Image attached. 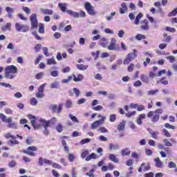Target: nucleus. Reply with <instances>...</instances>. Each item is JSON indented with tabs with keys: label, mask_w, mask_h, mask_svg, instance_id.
Wrapping results in <instances>:
<instances>
[{
	"label": "nucleus",
	"mask_w": 177,
	"mask_h": 177,
	"mask_svg": "<svg viewBox=\"0 0 177 177\" xmlns=\"http://www.w3.org/2000/svg\"><path fill=\"white\" fill-rule=\"evenodd\" d=\"M133 68H135V64H130L127 68V71H129V73H132V71H133Z\"/></svg>",
	"instance_id": "53"
},
{
	"label": "nucleus",
	"mask_w": 177,
	"mask_h": 177,
	"mask_svg": "<svg viewBox=\"0 0 177 177\" xmlns=\"http://www.w3.org/2000/svg\"><path fill=\"white\" fill-rule=\"evenodd\" d=\"M73 92L75 95L76 97H80V95H81V91L77 88H73Z\"/></svg>",
	"instance_id": "35"
},
{
	"label": "nucleus",
	"mask_w": 177,
	"mask_h": 177,
	"mask_svg": "<svg viewBox=\"0 0 177 177\" xmlns=\"http://www.w3.org/2000/svg\"><path fill=\"white\" fill-rule=\"evenodd\" d=\"M127 121L122 120L118 125V131H121L125 129V124Z\"/></svg>",
	"instance_id": "21"
},
{
	"label": "nucleus",
	"mask_w": 177,
	"mask_h": 177,
	"mask_svg": "<svg viewBox=\"0 0 177 177\" xmlns=\"http://www.w3.org/2000/svg\"><path fill=\"white\" fill-rule=\"evenodd\" d=\"M28 151H24L23 152L25 153V154H28V156H31V157H35L36 154L34 152L32 151H37L38 150V148L35 146H30L27 148Z\"/></svg>",
	"instance_id": "7"
},
{
	"label": "nucleus",
	"mask_w": 177,
	"mask_h": 177,
	"mask_svg": "<svg viewBox=\"0 0 177 177\" xmlns=\"http://www.w3.org/2000/svg\"><path fill=\"white\" fill-rule=\"evenodd\" d=\"M140 80L145 84H149L150 82V79H149V77L146 76L145 74L140 75Z\"/></svg>",
	"instance_id": "24"
},
{
	"label": "nucleus",
	"mask_w": 177,
	"mask_h": 177,
	"mask_svg": "<svg viewBox=\"0 0 177 177\" xmlns=\"http://www.w3.org/2000/svg\"><path fill=\"white\" fill-rule=\"evenodd\" d=\"M8 128H11L12 129H17V123L13 122L12 117L8 118Z\"/></svg>",
	"instance_id": "10"
},
{
	"label": "nucleus",
	"mask_w": 177,
	"mask_h": 177,
	"mask_svg": "<svg viewBox=\"0 0 177 177\" xmlns=\"http://www.w3.org/2000/svg\"><path fill=\"white\" fill-rule=\"evenodd\" d=\"M12 73H6L5 74L6 78H8V80H13L15 78V75Z\"/></svg>",
	"instance_id": "37"
},
{
	"label": "nucleus",
	"mask_w": 177,
	"mask_h": 177,
	"mask_svg": "<svg viewBox=\"0 0 177 177\" xmlns=\"http://www.w3.org/2000/svg\"><path fill=\"white\" fill-rule=\"evenodd\" d=\"M43 53L44 56H46V57H49V53L48 52V47H43L42 48Z\"/></svg>",
	"instance_id": "52"
},
{
	"label": "nucleus",
	"mask_w": 177,
	"mask_h": 177,
	"mask_svg": "<svg viewBox=\"0 0 177 177\" xmlns=\"http://www.w3.org/2000/svg\"><path fill=\"white\" fill-rule=\"evenodd\" d=\"M0 118L3 122H8V118L3 113H0Z\"/></svg>",
	"instance_id": "54"
},
{
	"label": "nucleus",
	"mask_w": 177,
	"mask_h": 177,
	"mask_svg": "<svg viewBox=\"0 0 177 177\" xmlns=\"http://www.w3.org/2000/svg\"><path fill=\"white\" fill-rule=\"evenodd\" d=\"M159 91L156 89V90H151L147 91V94L148 96H151L156 95V93H158Z\"/></svg>",
	"instance_id": "38"
},
{
	"label": "nucleus",
	"mask_w": 177,
	"mask_h": 177,
	"mask_svg": "<svg viewBox=\"0 0 177 177\" xmlns=\"http://www.w3.org/2000/svg\"><path fill=\"white\" fill-rule=\"evenodd\" d=\"M163 142L165 143V146H167V147H172V143L168 140V139H164Z\"/></svg>",
	"instance_id": "49"
},
{
	"label": "nucleus",
	"mask_w": 177,
	"mask_h": 177,
	"mask_svg": "<svg viewBox=\"0 0 177 177\" xmlns=\"http://www.w3.org/2000/svg\"><path fill=\"white\" fill-rule=\"evenodd\" d=\"M115 15V12H111L110 16H107L106 17V20L108 21H110L111 20H113V17H114Z\"/></svg>",
	"instance_id": "61"
},
{
	"label": "nucleus",
	"mask_w": 177,
	"mask_h": 177,
	"mask_svg": "<svg viewBox=\"0 0 177 177\" xmlns=\"http://www.w3.org/2000/svg\"><path fill=\"white\" fill-rule=\"evenodd\" d=\"M137 53L138 50H136V49H134L133 50V53H129L127 55L126 58L124 59L123 64H129L131 62H132V60L136 59V57H138V54H136Z\"/></svg>",
	"instance_id": "2"
},
{
	"label": "nucleus",
	"mask_w": 177,
	"mask_h": 177,
	"mask_svg": "<svg viewBox=\"0 0 177 177\" xmlns=\"http://www.w3.org/2000/svg\"><path fill=\"white\" fill-rule=\"evenodd\" d=\"M168 167L169 168H176V163L171 161V162H169Z\"/></svg>",
	"instance_id": "64"
},
{
	"label": "nucleus",
	"mask_w": 177,
	"mask_h": 177,
	"mask_svg": "<svg viewBox=\"0 0 177 177\" xmlns=\"http://www.w3.org/2000/svg\"><path fill=\"white\" fill-rule=\"evenodd\" d=\"M73 80V76H68L67 79H63L62 80V84H68Z\"/></svg>",
	"instance_id": "40"
},
{
	"label": "nucleus",
	"mask_w": 177,
	"mask_h": 177,
	"mask_svg": "<svg viewBox=\"0 0 177 177\" xmlns=\"http://www.w3.org/2000/svg\"><path fill=\"white\" fill-rule=\"evenodd\" d=\"M50 110L53 111V113H57V104L51 105Z\"/></svg>",
	"instance_id": "55"
},
{
	"label": "nucleus",
	"mask_w": 177,
	"mask_h": 177,
	"mask_svg": "<svg viewBox=\"0 0 177 177\" xmlns=\"http://www.w3.org/2000/svg\"><path fill=\"white\" fill-rule=\"evenodd\" d=\"M62 110H63V103H60L57 108V113L60 114L62 113Z\"/></svg>",
	"instance_id": "50"
},
{
	"label": "nucleus",
	"mask_w": 177,
	"mask_h": 177,
	"mask_svg": "<svg viewBox=\"0 0 177 177\" xmlns=\"http://www.w3.org/2000/svg\"><path fill=\"white\" fill-rule=\"evenodd\" d=\"M77 169L75 167H72L71 170V174H72V177H77Z\"/></svg>",
	"instance_id": "63"
},
{
	"label": "nucleus",
	"mask_w": 177,
	"mask_h": 177,
	"mask_svg": "<svg viewBox=\"0 0 177 177\" xmlns=\"http://www.w3.org/2000/svg\"><path fill=\"white\" fill-rule=\"evenodd\" d=\"M58 6L60 8V10L64 13L67 12V6H68V4L66 3H59Z\"/></svg>",
	"instance_id": "17"
},
{
	"label": "nucleus",
	"mask_w": 177,
	"mask_h": 177,
	"mask_svg": "<svg viewBox=\"0 0 177 177\" xmlns=\"http://www.w3.org/2000/svg\"><path fill=\"white\" fill-rule=\"evenodd\" d=\"M31 22V28H38V19H37V14H32L30 17Z\"/></svg>",
	"instance_id": "6"
},
{
	"label": "nucleus",
	"mask_w": 177,
	"mask_h": 177,
	"mask_svg": "<svg viewBox=\"0 0 177 177\" xmlns=\"http://www.w3.org/2000/svg\"><path fill=\"white\" fill-rule=\"evenodd\" d=\"M76 67L78 68V70H81L82 71H85V70L88 69V65L77 64L76 65Z\"/></svg>",
	"instance_id": "28"
},
{
	"label": "nucleus",
	"mask_w": 177,
	"mask_h": 177,
	"mask_svg": "<svg viewBox=\"0 0 177 177\" xmlns=\"http://www.w3.org/2000/svg\"><path fill=\"white\" fill-rule=\"evenodd\" d=\"M120 149V146L118 145H114L111 143L109 145V150H118Z\"/></svg>",
	"instance_id": "30"
},
{
	"label": "nucleus",
	"mask_w": 177,
	"mask_h": 177,
	"mask_svg": "<svg viewBox=\"0 0 177 177\" xmlns=\"http://www.w3.org/2000/svg\"><path fill=\"white\" fill-rule=\"evenodd\" d=\"M30 104L31 106H37L38 104V100L35 97H32L30 100Z\"/></svg>",
	"instance_id": "47"
},
{
	"label": "nucleus",
	"mask_w": 177,
	"mask_h": 177,
	"mask_svg": "<svg viewBox=\"0 0 177 177\" xmlns=\"http://www.w3.org/2000/svg\"><path fill=\"white\" fill-rule=\"evenodd\" d=\"M109 160L113 162H115V164H118V162H120V159H118V158H117V156L113 153H110L109 155Z\"/></svg>",
	"instance_id": "15"
},
{
	"label": "nucleus",
	"mask_w": 177,
	"mask_h": 177,
	"mask_svg": "<svg viewBox=\"0 0 177 177\" xmlns=\"http://www.w3.org/2000/svg\"><path fill=\"white\" fill-rule=\"evenodd\" d=\"M72 106H73V101H71V100H66L65 107L66 109H71Z\"/></svg>",
	"instance_id": "36"
},
{
	"label": "nucleus",
	"mask_w": 177,
	"mask_h": 177,
	"mask_svg": "<svg viewBox=\"0 0 177 177\" xmlns=\"http://www.w3.org/2000/svg\"><path fill=\"white\" fill-rule=\"evenodd\" d=\"M176 13H177V8H175L168 14V16L169 17H172V16H176Z\"/></svg>",
	"instance_id": "58"
},
{
	"label": "nucleus",
	"mask_w": 177,
	"mask_h": 177,
	"mask_svg": "<svg viewBox=\"0 0 177 177\" xmlns=\"http://www.w3.org/2000/svg\"><path fill=\"white\" fill-rule=\"evenodd\" d=\"M121 156H122V157H124V156H131V151L129 150V148L122 149Z\"/></svg>",
	"instance_id": "23"
},
{
	"label": "nucleus",
	"mask_w": 177,
	"mask_h": 177,
	"mask_svg": "<svg viewBox=\"0 0 177 177\" xmlns=\"http://www.w3.org/2000/svg\"><path fill=\"white\" fill-rule=\"evenodd\" d=\"M56 121H57V119L56 118H53V119L48 121L44 119L40 120L39 122L45 129L44 131V135H45L46 136H48V135H49V130H48V127H50V125H55V122H56Z\"/></svg>",
	"instance_id": "1"
},
{
	"label": "nucleus",
	"mask_w": 177,
	"mask_h": 177,
	"mask_svg": "<svg viewBox=\"0 0 177 177\" xmlns=\"http://www.w3.org/2000/svg\"><path fill=\"white\" fill-rule=\"evenodd\" d=\"M151 166H150V163L142 162L140 167L138 168V172H147V171H150Z\"/></svg>",
	"instance_id": "8"
},
{
	"label": "nucleus",
	"mask_w": 177,
	"mask_h": 177,
	"mask_svg": "<svg viewBox=\"0 0 177 177\" xmlns=\"http://www.w3.org/2000/svg\"><path fill=\"white\" fill-rule=\"evenodd\" d=\"M39 34H44L45 32V28L44 24H39Z\"/></svg>",
	"instance_id": "32"
},
{
	"label": "nucleus",
	"mask_w": 177,
	"mask_h": 177,
	"mask_svg": "<svg viewBox=\"0 0 177 177\" xmlns=\"http://www.w3.org/2000/svg\"><path fill=\"white\" fill-rule=\"evenodd\" d=\"M151 118L152 122H157V121L160 120V115L154 113Z\"/></svg>",
	"instance_id": "31"
},
{
	"label": "nucleus",
	"mask_w": 177,
	"mask_h": 177,
	"mask_svg": "<svg viewBox=\"0 0 177 177\" xmlns=\"http://www.w3.org/2000/svg\"><path fill=\"white\" fill-rule=\"evenodd\" d=\"M89 142H91L90 138L83 139L81 140L80 145H85L86 143H89Z\"/></svg>",
	"instance_id": "62"
},
{
	"label": "nucleus",
	"mask_w": 177,
	"mask_h": 177,
	"mask_svg": "<svg viewBox=\"0 0 177 177\" xmlns=\"http://www.w3.org/2000/svg\"><path fill=\"white\" fill-rule=\"evenodd\" d=\"M47 64L48 66H52V64H57V62H56V60H55V58H50L46 59Z\"/></svg>",
	"instance_id": "29"
},
{
	"label": "nucleus",
	"mask_w": 177,
	"mask_h": 177,
	"mask_svg": "<svg viewBox=\"0 0 177 177\" xmlns=\"http://www.w3.org/2000/svg\"><path fill=\"white\" fill-rule=\"evenodd\" d=\"M142 17H143V14L142 13H140L136 17V19L134 21V24H136V26H139V23L140 21V19H142Z\"/></svg>",
	"instance_id": "26"
},
{
	"label": "nucleus",
	"mask_w": 177,
	"mask_h": 177,
	"mask_svg": "<svg viewBox=\"0 0 177 177\" xmlns=\"http://www.w3.org/2000/svg\"><path fill=\"white\" fill-rule=\"evenodd\" d=\"M50 75L54 77H59V71H52L50 72Z\"/></svg>",
	"instance_id": "56"
},
{
	"label": "nucleus",
	"mask_w": 177,
	"mask_h": 177,
	"mask_svg": "<svg viewBox=\"0 0 177 177\" xmlns=\"http://www.w3.org/2000/svg\"><path fill=\"white\" fill-rule=\"evenodd\" d=\"M136 39H137V41H142V39H146V36L142 34H138L136 36Z\"/></svg>",
	"instance_id": "41"
},
{
	"label": "nucleus",
	"mask_w": 177,
	"mask_h": 177,
	"mask_svg": "<svg viewBox=\"0 0 177 177\" xmlns=\"http://www.w3.org/2000/svg\"><path fill=\"white\" fill-rule=\"evenodd\" d=\"M45 86H46V83H44V84L40 85L39 88H38V92L44 93V91L45 89Z\"/></svg>",
	"instance_id": "45"
},
{
	"label": "nucleus",
	"mask_w": 177,
	"mask_h": 177,
	"mask_svg": "<svg viewBox=\"0 0 177 177\" xmlns=\"http://www.w3.org/2000/svg\"><path fill=\"white\" fill-rule=\"evenodd\" d=\"M35 96L38 99H41L44 97V96H45V94L44 93H39V91H38L37 93H35Z\"/></svg>",
	"instance_id": "59"
},
{
	"label": "nucleus",
	"mask_w": 177,
	"mask_h": 177,
	"mask_svg": "<svg viewBox=\"0 0 177 177\" xmlns=\"http://www.w3.org/2000/svg\"><path fill=\"white\" fill-rule=\"evenodd\" d=\"M119 10L120 15H124V13L128 10V6H127V3H122L121 8H119Z\"/></svg>",
	"instance_id": "16"
},
{
	"label": "nucleus",
	"mask_w": 177,
	"mask_h": 177,
	"mask_svg": "<svg viewBox=\"0 0 177 177\" xmlns=\"http://www.w3.org/2000/svg\"><path fill=\"white\" fill-rule=\"evenodd\" d=\"M162 132L164 133V136H166V138H171V136L169 131H168V130H167V129H163Z\"/></svg>",
	"instance_id": "51"
},
{
	"label": "nucleus",
	"mask_w": 177,
	"mask_h": 177,
	"mask_svg": "<svg viewBox=\"0 0 177 177\" xmlns=\"http://www.w3.org/2000/svg\"><path fill=\"white\" fill-rule=\"evenodd\" d=\"M75 159V156H74V153L68 154V160L70 161V162H73Z\"/></svg>",
	"instance_id": "46"
},
{
	"label": "nucleus",
	"mask_w": 177,
	"mask_h": 177,
	"mask_svg": "<svg viewBox=\"0 0 177 177\" xmlns=\"http://www.w3.org/2000/svg\"><path fill=\"white\" fill-rule=\"evenodd\" d=\"M6 12L8 13V17H9V19H12L13 17V13H15V8L7 6L6 8Z\"/></svg>",
	"instance_id": "14"
},
{
	"label": "nucleus",
	"mask_w": 177,
	"mask_h": 177,
	"mask_svg": "<svg viewBox=\"0 0 177 177\" xmlns=\"http://www.w3.org/2000/svg\"><path fill=\"white\" fill-rule=\"evenodd\" d=\"M104 124V118L102 120H96L91 124V129H96V128H98V127H100V125H103Z\"/></svg>",
	"instance_id": "11"
},
{
	"label": "nucleus",
	"mask_w": 177,
	"mask_h": 177,
	"mask_svg": "<svg viewBox=\"0 0 177 177\" xmlns=\"http://www.w3.org/2000/svg\"><path fill=\"white\" fill-rule=\"evenodd\" d=\"M136 114V111H132V112H128L127 113L125 114L126 117L127 118H131V117H133V115H135Z\"/></svg>",
	"instance_id": "57"
},
{
	"label": "nucleus",
	"mask_w": 177,
	"mask_h": 177,
	"mask_svg": "<svg viewBox=\"0 0 177 177\" xmlns=\"http://www.w3.org/2000/svg\"><path fill=\"white\" fill-rule=\"evenodd\" d=\"M73 75V81L75 82H81V81L84 80V75L82 74L77 75V77L75 76V75Z\"/></svg>",
	"instance_id": "19"
},
{
	"label": "nucleus",
	"mask_w": 177,
	"mask_h": 177,
	"mask_svg": "<svg viewBox=\"0 0 177 177\" xmlns=\"http://www.w3.org/2000/svg\"><path fill=\"white\" fill-rule=\"evenodd\" d=\"M88 154H89V151L88 149L83 150L81 154L82 158H85Z\"/></svg>",
	"instance_id": "44"
},
{
	"label": "nucleus",
	"mask_w": 177,
	"mask_h": 177,
	"mask_svg": "<svg viewBox=\"0 0 177 177\" xmlns=\"http://www.w3.org/2000/svg\"><path fill=\"white\" fill-rule=\"evenodd\" d=\"M141 30H145L147 31L150 27L149 26V21L147 19L144 20V25L140 26Z\"/></svg>",
	"instance_id": "20"
},
{
	"label": "nucleus",
	"mask_w": 177,
	"mask_h": 177,
	"mask_svg": "<svg viewBox=\"0 0 177 177\" xmlns=\"http://www.w3.org/2000/svg\"><path fill=\"white\" fill-rule=\"evenodd\" d=\"M163 111H164L162 109H156L155 111H149L147 113V117L148 118H151L154 114H158V115H160V114H162Z\"/></svg>",
	"instance_id": "13"
},
{
	"label": "nucleus",
	"mask_w": 177,
	"mask_h": 177,
	"mask_svg": "<svg viewBox=\"0 0 177 177\" xmlns=\"http://www.w3.org/2000/svg\"><path fill=\"white\" fill-rule=\"evenodd\" d=\"M44 75L45 73H44V72H40L36 75L35 78L36 80H41V78H44Z\"/></svg>",
	"instance_id": "48"
},
{
	"label": "nucleus",
	"mask_w": 177,
	"mask_h": 177,
	"mask_svg": "<svg viewBox=\"0 0 177 177\" xmlns=\"http://www.w3.org/2000/svg\"><path fill=\"white\" fill-rule=\"evenodd\" d=\"M50 87L51 88V89H59L60 85L59 84V82L55 81L50 84Z\"/></svg>",
	"instance_id": "27"
},
{
	"label": "nucleus",
	"mask_w": 177,
	"mask_h": 177,
	"mask_svg": "<svg viewBox=\"0 0 177 177\" xmlns=\"http://www.w3.org/2000/svg\"><path fill=\"white\" fill-rule=\"evenodd\" d=\"M6 73H11L12 74H16L17 73V67L15 65L8 66L6 68Z\"/></svg>",
	"instance_id": "12"
},
{
	"label": "nucleus",
	"mask_w": 177,
	"mask_h": 177,
	"mask_svg": "<svg viewBox=\"0 0 177 177\" xmlns=\"http://www.w3.org/2000/svg\"><path fill=\"white\" fill-rule=\"evenodd\" d=\"M145 118H146V114L145 113L140 114L136 120L137 124L138 125H142V120H145Z\"/></svg>",
	"instance_id": "22"
},
{
	"label": "nucleus",
	"mask_w": 177,
	"mask_h": 177,
	"mask_svg": "<svg viewBox=\"0 0 177 177\" xmlns=\"http://www.w3.org/2000/svg\"><path fill=\"white\" fill-rule=\"evenodd\" d=\"M6 114H8L9 115H12L13 114V111L10 108L5 109Z\"/></svg>",
	"instance_id": "60"
},
{
	"label": "nucleus",
	"mask_w": 177,
	"mask_h": 177,
	"mask_svg": "<svg viewBox=\"0 0 177 177\" xmlns=\"http://www.w3.org/2000/svg\"><path fill=\"white\" fill-rule=\"evenodd\" d=\"M84 8L88 15H91V16H96L97 15V12L93 8V6L89 2H86L84 4Z\"/></svg>",
	"instance_id": "5"
},
{
	"label": "nucleus",
	"mask_w": 177,
	"mask_h": 177,
	"mask_svg": "<svg viewBox=\"0 0 177 177\" xmlns=\"http://www.w3.org/2000/svg\"><path fill=\"white\" fill-rule=\"evenodd\" d=\"M28 118L30 120L32 125H34L35 124V120H36L35 116H33L32 115H28Z\"/></svg>",
	"instance_id": "43"
},
{
	"label": "nucleus",
	"mask_w": 177,
	"mask_h": 177,
	"mask_svg": "<svg viewBox=\"0 0 177 177\" xmlns=\"http://www.w3.org/2000/svg\"><path fill=\"white\" fill-rule=\"evenodd\" d=\"M15 30L18 32H27L28 31H30V27L28 25L17 22L15 23Z\"/></svg>",
	"instance_id": "4"
},
{
	"label": "nucleus",
	"mask_w": 177,
	"mask_h": 177,
	"mask_svg": "<svg viewBox=\"0 0 177 177\" xmlns=\"http://www.w3.org/2000/svg\"><path fill=\"white\" fill-rule=\"evenodd\" d=\"M96 158H97L96 153H92L91 154L87 156V157L86 158V161H91V160H96Z\"/></svg>",
	"instance_id": "25"
},
{
	"label": "nucleus",
	"mask_w": 177,
	"mask_h": 177,
	"mask_svg": "<svg viewBox=\"0 0 177 177\" xmlns=\"http://www.w3.org/2000/svg\"><path fill=\"white\" fill-rule=\"evenodd\" d=\"M69 118L73 122H77V124H80V120L77 118V117L73 115V114H69Z\"/></svg>",
	"instance_id": "39"
},
{
	"label": "nucleus",
	"mask_w": 177,
	"mask_h": 177,
	"mask_svg": "<svg viewBox=\"0 0 177 177\" xmlns=\"http://www.w3.org/2000/svg\"><path fill=\"white\" fill-rule=\"evenodd\" d=\"M66 13L70 15V16H72V17H75V19H79V17L84 19V17H85V16H86V13L82 10H80V12H77L73 11L71 10H68L66 11Z\"/></svg>",
	"instance_id": "3"
},
{
	"label": "nucleus",
	"mask_w": 177,
	"mask_h": 177,
	"mask_svg": "<svg viewBox=\"0 0 177 177\" xmlns=\"http://www.w3.org/2000/svg\"><path fill=\"white\" fill-rule=\"evenodd\" d=\"M154 161L156 162V167L157 168H162L164 167V163L160 160L159 157L155 158Z\"/></svg>",
	"instance_id": "18"
},
{
	"label": "nucleus",
	"mask_w": 177,
	"mask_h": 177,
	"mask_svg": "<svg viewBox=\"0 0 177 177\" xmlns=\"http://www.w3.org/2000/svg\"><path fill=\"white\" fill-rule=\"evenodd\" d=\"M64 128L63 124L59 123L56 127V131H57V132H63Z\"/></svg>",
	"instance_id": "42"
},
{
	"label": "nucleus",
	"mask_w": 177,
	"mask_h": 177,
	"mask_svg": "<svg viewBox=\"0 0 177 177\" xmlns=\"http://www.w3.org/2000/svg\"><path fill=\"white\" fill-rule=\"evenodd\" d=\"M117 39L115 38H112L110 42V45L108 46L109 50H118V46L115 44Z\"/></svg>",
	"instance_id": "9"
},
{
	"label": "nucleus",
	"mask_w": 177,
	"mask_h": 177,
	"mask_svg": "<svg viewBox=\"0 0 177 177\" xmlns=\"http://www.w3.org/2000/svg\"><path fill=\"white\" fill-rule=\"evenodd\" d=\"M10 27H12V24L10 22L7 23L6 26H3L1 29L3 31H6L8 30H10Z\"/></svg>",
	"instance_id": "34"
},
{
	"label": "nucleus",
	"mask_w": 177,
	"mask_h": 177,
	"mask_svg": "<svg viewBox=\"0 0 177 177\" xmlns=\"http://www.w3.org/2000/svg\"><path fill=\"white\" fill-rule=\"evenodd\" d=\"M41 12L44 15H53V11L50 9H41Z\"/></svg>",
	"instance_id": "33"
}]
</instances>
